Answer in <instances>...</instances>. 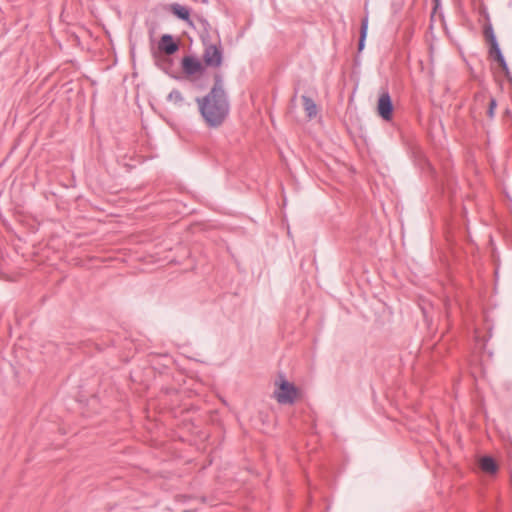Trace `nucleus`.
<instances>
[{"label":"nucleus","mask_w":512,"mask_h":512,"mask_svg":"<svg viewBox=\"0 0 512 512\" xmlns=\"http://www.w3.org/2000/svg\"><path fill=\"white\" fill-rule=\"evenodd\" d=\"M214 84L203 97H198V110L208 128L216 129L223 125L230 112V102L224 89L223 76L217 72L213 75Z\"/></svg>","instance_id":"obj_1"},{"label":"nucleus","mask_w":512,"mask_h":512,"mask_svg":"<svg viewBox=\"0 0 512 512\" xmlns=\"http://www.w3.org/2000/svg\"><path fill=\"white\" fill-rule=\"evenodd\" d=\"M483 35L489 44V57L499 64L507 79L512 80L510 69L502 54L496 35L494 33V29L490 23L485 25Z\"/></svg>","instance_id":"obj_2"},{"label":"nucleus","mask_w":512,"mask_h":512,"mask_svg":"<svg viewBox=\"0 0 512 512\" xmlns=\"http://www.w3.org/2000/svg\"><path fill=\"white\" fill-rule=\"evenodd\" d=\"M203 53H202V63L206 68L216 69L219 68L224 60V51L221 44V41L218 40L217 43H213L212 41L203 42Z\"/></svg>","instance_id":"obj_3"},{"label":"nucleus","mask_w":512,"mask_h":512,"mask_svg":"<svg viewBox=\"0 0 512 512\" xmlns=\"http://www.w3.org/2000/svg\"><path fill=\"white\" fill-rule=\"evenodd\" d=\"M275 398L279 404H293L298 395V389L293 383L282 379L278 390L274 392Z\"/></svg>","instance_id":"obj_4"},{"label":"nucleus","mask_w":512,"mask_h":512,"mask_svg":"<svg viewBox=\"0 0 512 512\" xmlns=\"http://www.w3.org/2000/svg\"><path fill=\"white\" fill-rule=\"evenodd\" d=\"M393 110L394 106L389 91L387 89H381L377 103V112L379 116L383 120L389 121L392 119Z\"/></svg>","instance_id":"obj_5"},{"label":"nucleus","mask_w":512,"mask_h":512,"mask_svg":"<svg viewBox=\"0 0 512 512\" xmlns=\"http://www.w3.org/2000/svg\"><path fill=\"white\" fill-rule=\"evenodd\" d=\"M182 70L187 76H192L195 74H203L205 72V67L198 58L194 56H184L181 61Z\"/></svg>","instance_id":"obj_6"},{"label":"nucleus","mask_w":512,"mask_h":512,"mask_svg":"<svg viewBox=\"0 0 512 512\" xmlns=\"http://www.w3.org/2000/svg\"><path fill=\"white\" fill-rule=\"evenodd\" d=\"M179 42L170 34H163L158 42L159 52L171 56L179 50Z\"/></svg>","instance_id":"obj_7"},{"label":"nucleus","mask_w":512,"mask_h":512,"mask_svg":"<svg viewBox=\"0 0 512 512\" xmlns=\"http://www.w3.org/2000/svg\"><path fill=\"white\" fill-rule=\"evenodd\" d=\"M193 21H194V25H192V26L195 29H197L201 42L203 43V42L212 41V37H211L212 27H211L210 23L202 16H195Z\"/></svg>","instance_id":"obj_8"},{"label":"nucleus","mask_w":512,"mask_h":512,"mask_svg":"<svg viewBox=\"0 0 512 512\" xmlns=\"http://www.w3.org/2000/svg\"><path fill=\"white\" fill-rule=\"evenodd\" d=\"M170 11L179 19L187 22L189 25H194V21L190 18V10L180 5L179 3H172L170 5Z\"/></svg>","instance_id":"obj_9"},{"label":"nucleus","mask_w":512,"mask_h":512,"mask_svg":"<svg viewBox=\"0 0 512 512\" xmlns=\"http://www.w3.org/2000/svg\"><path fill=\"white\" fill-rule=\"evenodd\" d=\"M480 469L487 474H496L499 467L495 459L491 456L485 455L479 459Z\"/></svg>","instance_id":"obj_10"},{"label":"nucleus","mask_w":512,"mask_h":512,"mask_svg":"<svg viewBox=\"0 0 512 512\" xmlns=\"http://www.w3.org/2000/svg\"><path fill=\"white\" fill-rule=\"evenodd\" d=\"M153 58L157 67L163 70L167 74H171V69L174 65L173 60L166 54L160 55L157 52L153 53Z\"/></svg>","instance_id":"obj_11"},{"label":"nucleus","mask_w":512,"mask_h":512,"mask_svg":"<svg viewBox=\"0 0 512 512\" xmlns=\"http://www.w3.org/2000/svg\"><path fill=\"white\" fill-rule=\"evenodd\" d=\"M302 101H303V107H304L307 117L309 119H312L313 117H315L317 115V105L314 102V100L312 98H310L309 96L303 95Z\"/></svg>","instance_id":"obj_12"},{"label":"nucleus","mask_w":512,"mask_h":512,"mask_svg":"<svg viewBox=\"0 0 512 512\" xmlns=\"http://www.w3.org/2000/svg\"><path fill=\"white\" fill-rule=\"evenodd\" d=\"M367 30H368V13L363 17L361 21V28H360V37L358 41V51L361 52L365 47V41L367 37Z\"/></svg>","instance_id":"obj_13"},{"label":"nucleus","mask_w":512,"mask_h":512,"mask_svg":"<svg viewBox=\"0 0 512 512\" xmlns=\"http://www.w3.org/2000/svg\"><path fill=\"white\" fill-rule=\"evenodd\" d=\"M167 101L173 102L177 106H183L185 104L184 97L178 89H173L167 96Z\"/></svg>","instance_id":"obj_14"},{"label":"nucleus","mask_w":512,"mask_h":512,"mask_svg":"<svg viewBox=\"0 0 512 512\" xmlns=\"http://www.w3.org/2000/svg\"><path fill=\"white\" fill-rule=\"evenodd\" d=\"M496 107H497V101L494 97H491L490 101H489V107L487 110V115L489 118H491V119L494 118Z\"/></svg>","instance_id":"obj_15"},{"label":"nucleus","mask_w":512,"mask_h":512,"mask_svg":"<svg viewBox=\"0 0 512 512\" xmlns=\"http://www.w3.org/2000/svg\"><path fill=\"white\" fill-rule=\"evenodd\" d=\"M475 100H480L485 98V94L483 92H478L474 95Z\"/></svg>","instance_id":"obj_16"},{"label":"nucleus","mask_w":512,"mask_h":512,"mask_svg":"<svg viewBox=\"0 0 512 512\" xmlns=\"http://www.w3.org/2000/svg\"><path fill=\"white\" fill-rule=\"evenodd\" d=\"M434 3H435V6H434V11H435L440 4V0H434Z\"/></svg>","instance_id":"obj_17"}]
</instances>
